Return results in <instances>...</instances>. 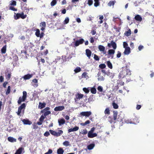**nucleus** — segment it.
Instances as JSON below:
<instances>
[{
	"label": "nucleus",
	"mask_w": 154,
	"mask_h": 154,
	"mask_svg": "<svg viewBox=\"0 0 154 154\" xmlns=\"http://www.w3.org/2000/svg\"><path fill=\"white\" fill-rule=\"evenodd\" d=\"M90 91L93 94H95L97 92V90L94 87L91 88Z\"/></svg>",
	"instance_id": "25"
},
{
	"label": "nucleus",
	"mask_w": 154,
	"mask_h": 154,
	"mask_svg": "<svg viewBox=\"0 0 154 154\" xmlns=\"http://www.w3.org/2000/svg\"><path fill=\"white\" fill-rule=\"evenodd\" d=\"M131 31L130 29H129L128 31L125 32L124 33V35L127 36H130L131 35Z\"/></svg>",
	"instance_id": "29"
},
{
	"label": "nucleus",
	"mask_w": 154,
	"mask_h": 154,
	"mask_svg": "<svg viewBox=\"0 0 154 154\" xmlns=\"http://www.w3.org/2000/svg\"><path fill=\"white\" fill-rule=\"evenodd\" d=\"M99 67L101 69H104L106 67V66L104 64H101L99 65Z\"/></svg>",
	"instance_id": "45"
},
{
	"label": "nucleus",
	"mask_w": 154,
	"mask_h": 154,
	"mask_svg": "<svg viewBox=\"0 0 154 154\" xmlns=\"http://www.w3.org/2000/svg\"><path fill=\"white\" fill-rule=\"evenodd\" d=\"M9 9L14 11H17V9H16L15 8H14L12 6H11L10 7Z\"/></svg>",
	"instance_id": "58"
},
{
	"label": "nucleus",
	"mask_w": 154,
	"mask_h": 154,
	"mask_svg": "<svg viewBox=\"0 0 154 154\" xmlns=\"http://www.w3.org/2000/svg\"><path fill=\"white\" fill-rule=\"evenodd\" d=\"M95 146L94 143H91L87 146V148L89 150H91L93 149Z\"/></svg>",
	"instance_id": "21"
},
{
	"label": "nucleus",
	"mask_w": 154,
	"mask_h": 154,
	"mask_svg": "<svg viewBox=\"0 0 154 154\" xmlns=\"http://www.w3.org/2000/svg\"><path fill=\"white\" fill-rule=\"evenodd\" d=\"M23 13L21 14L17 13L15 16H14V19L16 20H17L20 17H21L23 19H24L26 17V16L25 15L23 16Z\"/></svg>",
	"instance_id": "3"
},
{
	"label": "nucleus",
	"mask_w": 154,
	"mask_h": 154,
	"mask_svg": "<svg viewBox=\"0 0 154 154\" xmlns=\"http://www.w3.org/2000/svg\"><path fill=\"white\" fill-rule=\"evenodd\" d=\"M84 41V40L83 38H81L79 40L76 41L75 43V45L76 46H78L80 44L83 43Z\"/></svg>",
	"instance_id": "5"
},
{
	"label": "nucleus",
	"mask_w": 154,
	"mask_h": 154,
	"mask_svg": "<svg viewBox=\"0 0 154 154\" xmlns=\"http://www.w3.org/2000/svg\"><path fill=\"white\" fill-rule=\"evenodd\" d=\"M97 90L100 92H102L103 91V88L101 86H99L97 88Z\"/></svg>",
	"instance_id": "37"
},
{
	"label": "nucleus",
	"mask_w": 154,
	"mask_h": 154,
	"mask_svg": "<svg viewBox=\"0 0 154 154\" xmlns=\"http://www.w3.org/2000/svg\"><path fill=\"white\" fill-rule=\"evenodd\" d=\"M51 113V112L50 111H47L45 112L44 114V116L45 117L46 116L49 115Z\"/></svg>",
	"instance_id": "51"
},
{
	"label": "nucleus",
	"mask_w": 154,
	"mask_h": 154,
	"mask_svg": "<svg viewBox=\"0 0 154 154\" xmlns=\"http://www.w3.org/2000/svg\"><path fill=\"white\" fill-rule=\"evenodd\" d=\"M63 145L64 146H67L69 145V142L68 141H66L63 143Z\"/></svg>",
	"instance_id": "46"
},
{
	"label": "nucleus",
	"mask_w": 154,
	"mask_h": 154,
	"mask_svg": "<svg viewBox=\"0 0 154 154\" xmlns=\"http://www.w3.org/2000/svg\"><path fill=\"white\" fill-rule=\"evenodd\" d=\"M115 50L112 49H110L108 51V53L109 54H114L115 53Z\"/></svg>",
	"instance_id": "40"
},
{
	"label": "nucleus",
	"mask_w": 154,
	"mask_h": 154,
	"mask_svg": "<svg viewBox=\"0 0 154 154\" xmlns=\"http://www.w3.org/2000/svg\"><path fill=\"white\" fill-rule=\"evenodd\" d=\"M69 21V19L68 17H66L65 20L64 21V24H67Z\"/></svg>",
	"instance_id": "38"
},
{
	"label": "nucleus",
	"mask_w": 154,
	"mask_h": 154,
	"mask_svg": "<svg viewBox=\"0 0 154 154\" xmlns=\"http://www.w3.org/2000/svg\"><path fill=\"white\" fill-rule=\"evenodd\" d=\"M32 76V74H28L26 75H24L22 77V78L24 80H28L30 79Z\"/></svg>",
	"instance_id": "6"
},
{
	"label": "nucleus",
	"mask_w": 154,
	"mask_h": 154,
	"mask_svg": "<svg viewBox=\"0 0 154 154\" xmlns=\"http://www.w3.org/2000/svg\"><path fill=\"white\" fill-rule=\"evenodd\" d=\"M63 131L61 130H59L57 132V137H59L63 134Z\"/></svg>",
	"instance_id": "32"
},
{
	"label": "nucleus",
	"mask_w": 154,
	"mask_h": 154,
	"mask_svg": "<svg viewBox=\"0 0 154 154\" xmlns=\"http://www.w3.org/2000/svg\"><path fill=\"white\" fill-rule=\"evenodd\" d=\"M113 118L114 120H117V121H119V120L117 118L118 112L117 111H113Z\"/></svg>",
	"instance_id": "16"
},
{
	"label": "nucleus",
	"mask_w": 154,
	"mask_h": 154,
	"mask_svg": "<svg viewBox=\"0 0 154 154\" xmlns=\"http://www.w3.org/2000/svg\"><path fill=\"white\" fill-rule=\"evenodd\" d=\"M121 56V53L119 51L118 52V54L117 55V57L119 58Z\"/></svg>",
	"instance_id": "61"
},
{
	"label": "nucleus",
	"mask_w": 154,
	"mask_h": 154,
	"mask_svg": "<svg viewBox=\"0 0 154 154\" xmlns=\"http://www.w3.org/2000/svg\"><path fill=\"white\" fill-rule=\"evenodd\" d=\"M22 122L24 125H30L32 123L31 122L27 119H23L22 120Z\"/></svg>",
	"instance_id": "11"
},
{
	"label": "nucleus",
	"mask_w": 154,
	"mask_h": 154,
	"mask_svg": "<svg viewBox=\"0 0 154 154\" xmlns=\"http://www.w3.org/2000/svg\"><path fill=\"white\" fill-rule=\"evenodd\" d=\"M126 72V75H131V71L129 69H127L125 71Z\"/></svg>",
	"instance_id": "42"
},
{
	"label": "nucleus",
	"mask_w": 154,
	"mask_h": 154,
	"mask_svg": "<svg viewBox=\"0 0 154 154\" xmlns=\"http://www.w3.org/2000/svg\"><path fill=\"white\" fill-rule=\"evenodd\" d=\"M10 86H8V89L7 90V91L6 92V95H8L10 92Z\"/></svg>",
	"instance_id": "43"
},
{
	"label": "nucleus",
	"mask_w": 154,
	"mask_h": 154,
	"mask_svg": "<svg viewBox=\"0 0 154 154\" xmlns=\"http://www.w3.org/2000/svg\"><path fill=\"white\" fill-rule=\"evenodd\" d=\"M81 71V69L79 67H77L75 69H74V71L75 73L80 72Z\"/></svg>",
	"instance_id": "31"
},
{
	"label": "nucleus",
	"mask_w": 154,
	"mask_h": 154,
	"mask_svg": "<svg viewBox=\"0 0 154 154\" xmlns=\"http://www.w3.org/2000/svg\"><path fill=\"white\" fill-rule=\"evenodd\" d=\"M45 119V116H44L42 115L39 119V121L40 122L43 121Z\"/></svg>",
	"instance_id": "54"
},
{
	"label": "nucleus",
	"mask_w": 154,
	"mask_h": 154,
	"mask_svg": "<svg viewBox=\"0 0 154 154\" xmlns=\"http://www.w3.org/2000/svg\"><path fill=\"white\" fill-rule=\"evenodd\" d=\"M46 104L45 103H42L39 102V103L38 108L40 109H42L44 108Z\"/></svg>",
	"instance_id": "20"
},
{
	"label": "nucleus",
	"mask_w": 154,
	"mask_h": 154,
	"mask_svg": "<svg viewBox=\"0 0 154 154\" xmlns=\"http://www.w3.org/2000/svg\"><path fill=\"white\" fill-rule=\"evenodd\" d=\"M134 19L137 21L141 22L142 20V18L140 15L137 14L134 17Z\"/></svg>",
	"instance_id": "9"
},
{
	"label": "nucleus",
	"mask_w": 154,
	"mask_h": 154,
	"mask_svg": "<svg viewBox=\"0 0 154 154\" xmlns=\"http://www.w3.org/2000/svg\"><path fill=\"white\" fill-rule=\"evenodd\" d=\"M26 107V104L25 103H23L20 106L18 107L17 114L18 116H20V113L22 112H23L24 109Z\"/></svg>",
	"instance_id": "2"
},
{
	"label": "nucleus",
	"mask_w": 154,
	"mask_h": 154,
	"mask_svg": "<svg viewBox=\"0 0 154 154\" xmlns=\"http://www.w3.org/2000/svg\"><path fill=\"white\" fill-rule=\"evenodd\" d=\"M98 75V79L99 81H102L104 80V77L100 75V73H98L97 74Z\"/></svg>",
	"instance_id": "19"
},
{
	"label": "nucleus",
	"mask_w": 154,
	"mask_h": 154,
	"mask_svg": "<svg viewBox=\"0 0 154 154\" xmlns=\"http://www.w3.org/2000/svg\"><path fill=\"white\" fill-rule=\"evenodd\" d=\"M10 5H11L15 6L16 5V2L14 1H13L10 3Z\"/></svg>",
	"instance_id": "50"
},
{
	"label": "nucleus",
	"mask_w": 154,
	"mask_h": 154,
	"mask_svg": "<svg viewBox=\"0 0 154 154\" xmlns=\"http://www.w3.org/2000/svg\"><path fill=\"white\" fill-rule=\"evenodd\" d=\"M91 51L88 49H87L86 50V54L87 56L88 57L89 59L90 58L91 55Z\"/></svg>",
	"instance_id": "14"
},
{
	"label": "nucleus",
	"mask_w": 154,
	"mask_h": 154,
	"mask_svg": "<svg viewBox=\"0 0 154 154\" xmlns=\"http://www.w3.org/2000/svg\"><path fill=\"white\" fill-rule=\"evenodd\" d=\"M50 135V133L48 131H46L44 134L45 136L48 137Z\"/></svg>",
	"instance_id": "59"
},
{
	"label": "nucleus",
	"mask_w": 154,
	"mask_h": 154,
	"mask_svg": "<svg viewBox=\"0 0 154 154\" xmlns=\"http://www.w3.org/2000/svg\"><path fill=\"white\" fill-rule=\"evenodd\" d=\"M95 99V96L93 95L90 96L88 99V101L89 103H91L94 102Z\"/></svg>",
	"instance_id": "13"
},
{
	"label": "nucleus",
	"mask_w": 154,
	"mask_h": 154,
	"mask_svg": "<svg viewBox=\"0 0 154 154\" xmlns=\"http://www.w3.org/2000/svg\"><path fill=\"white\" fill-rule=\"evenodd\" d=\"M6 50V45L4 46L1 50V52L2 54H5Z\"/></svg>",
	"instance_id": "26"
},
{
	"label": "nucleus",
	"mask_w": 154,
	"mask_h": 154,
	"mask_svg": "<svg viewBox=\"0 0 154 154\" xmlns=\"http://www.w3.org/2000/svg\"><path fill=\"white\" fill-rule=\"evenodd\" d=\"M104 113L106 115L110 114V110L109 108H107L105 109L104 111Z\"/></svg>",
	"instance_id": "34"
},
{
	"label": "nucleus",
	"mask_w": 154,
	"mask_h": 154,
	"mask_svg": "<svg viewBox=\"0 0 154 154\" xmlns=\"http://www.w3.org/2000/svg\"><path fill=\"white\" fill-rule=\"evenodd\" d=\"M83 90L86 93H88L89 92V91L88 88H83Z\"/></svg>",
	"instance_id": "48"
},
{
	"label": "nucleus",
	"mask_w": 154,
	"mask_h": 154,
	"mask_svg": "<svg viewBox=\"0 0 154 154\" xmlns=\"http://www.w3.org/2000/svg\"><path fill=\"white\" fill-rule=\"evenodd\" d=\"M130 47L125 48L124 53L125 55H128L130 53Z\"/></svg>",
	"instance_id": "12"
},
{
	"label": "nucleus",
	"mask_w": 154,
	"mask_h": 154,
	"mask_svg": "<svg viewBox=\"0 0 154 154\" xmlns=\"http://www.w3.org/2000/svg\"><path fill=\"white\" fill-rule=\"evenodd\" d=\"M57 3L56 0H53L51 3V6H54Z\"/></svg>",
	"instance_id": "44"
},
{
	"label": "nucleus",
	"mask_w": 154,
	"mask_h": 154,
	"mask_svg": "<svg viewBox=\"0 0 154 154\" xmlns=\"http://www.w3.org/2000/svg\"><path fill=\"white\" fill-rule=\"evenodd\" d=\"M46 23L45 22H42L40 24V26L41 27H46Z\"/></svg>",
	"instance_id": "39"
},
{
	"label": "nucleus",
	"mask_w": 154,
	"mask_h": 154,
	"mask_svg": "<svg viewBox=\"0 0 154 154\" xmlns=\"http://www.w3.org/2000/svg\"><path fill=\"white\" fill-rule=\"evenodd\" d=\"M98 48L99 51L102 52H104L105 50V48L104 46L102 45H99L98 47Z\"/></svg>",
	"instance_id": "18"
},
{
	"label": "nucleus",
	"mask_w": 154,
	"mask_h": 154,
	"mask_svg": "<svg viewBox=\"0 0 154 154\" xmlns=\"http://www.w3.org/2000/svg\"><path fill=\"white\" fill-rule=\"evenodd\" d=\"M97 134L96 133H93L88 132V136L89 138H93L94 137H96Z\"/></svg>",
	"instance_id": "8"
},
{
	"label": "nucleus",
	"mask_w": 154,
	"mask_h": 154,
	"mask_svg": "<svg viewBox=\"0 0 154 154\" xmlns=\"http://www.w3.org/2000/svg\"><path fill=\"white\" fill-rule=\"evenodd\" d=\"M125 123H130V124L132 123L131 122L130 120H129V119H126L125 120Z\"/></svg>",
	"instance_id": "60"
},
{
	"label": "nucleus",
	"mask_w": 154,
	"mask_h": 154,
	"mask_svg": "<svg viewBox=\"0 0 154 154\" xmlns=\"http://www.w3.org/2000/svg\"><path fill=\"white\" fill-rule=\"evenodd\" d=\"M107 64L109 68L111 69H112V64L109 61H108L107 62Z\"/></svg>",
	"instance_id": "30"
},
{
	"label": "nucleus",
	"mask_w": 154,
	"mask_h": 154,
	"mask_svg": "<svg viewBox=\"0 0 154 154\" xmlns=\"http://www.w3.org/2000/svg\"><path fill=\"white\" fill-rule=\"evenodd\" d=\"M4 81V78L2 76H0V82H2Z\"/></svg>",
	"instance_id": "63"
},
{
	"label": "nucleus",
	"mask_w": 154,
	"mask_h": 154,
	"mask_svg": "<svg viewBox=\"0 0 154 154\" xmlns=\"http://www.w3.org/2000/svg\"><path fill=\"white\" fill-rule=\"evenodd\" d=\"M40 30L38 29H37L35 33V35L37 37H39L40 36Z\"/></svg>",
	"instance_id": "35"
},
{
	"label": "nucleus",
	"mask_w": 154,
	"mask_h": 154,
	"mask_svg": "<svg viewBox=\"0 0 154 154\" xmlns=\"http://www.w3.org/2000/svg\"><path fill=\"white\" fill-rule=\"evenodd\" d=\"M99 5V3L98 2H95L94 3V6L95 7H97Z\"/></svg>",
	"instance_id": "64"
},
{
	"label": "nucleus",
	"mask_w": 154,
	"mask_h": 154,
	"mask_svg": "<svg viewBox=\"0 0 154 154\" xmlns=\"http://www.w3.org/2000/svg\"><path fill=\"white\" fill-rule=\"evenodd\" d=\"M64 109V107L63 106H60L56 107L54 109V110L55 111H61Z\"/></svg>",
	"instance_id": "7"
},
{
	"label": "nucleus",
	"mask_w": 154,
	"mask_h": 154,
	"mask_svg": "<svg viewBox=\"0 0 154 154\" xmlns=\"http://www.w3.org/2000/svg\"><path fill=\"white\" fill-rule=\"evenodd\" d=\"M81 133L82 134H85L87 133L88 131L86 129H83Z\"/></svg>",
	"instance_id": "49"
},
{
	"label": "nucleus",
	"mask_w": 154,
	"mask_h": 154,
	"mask_svg": "<svg viewBox=\"0 0 154 154\" xmlns=\"http://www.w3.org/2000/svg\"><path fill=\"white\" fill-rule=\"evenodd\" d=\"M141 107V106L140 105H137V106L136 107V109L137 110H139L140 109Z\"/></svg>",
	"instance_id": "62"
},
{
	"label": "nucleus",
	"mask_w": 154,
	"mask_h": 154,
	"mask_svg": "<svg viewBox=\"0 0 154 154\" xmlns=\"http://www.w3.org/2000/svg\"><path fill=\"white\" fill-rule=\"evenodd\" d=\"M112 106H113V108L115 109H118V105L115 103H112Z\"/></svg>",
	"instance_id": "47"
},
{
	"label": "nucleus",
	"mask_w": 154,
	"mask_h": 154,
	"mask_svg": "<svg viewBox=\"0 0 154 154\" xmlns=\"http://www.w3.org/2000/svg\"><path fill=\"white\" fill-rule=\"evenodd\" d=\"M75 98L76 99H80L83 97V95L81 94H78L76 95Z\"/></svg>",
	"instance_id": "27"
},
{
	"label": "nucleus",
	"mask_w": 154,
	"mask_h": 154,
	"mask_svg": "<svg viewBox=\"0 0 154 154\" xmlns=\"http://www.w3.org/2000/svg\"><path fill=\"white\" fill-rule=\"evenodd\" d=\"M64 152V150L61 148H60L57 149V154H63Z\"/></svg>",
	"instance_id": "17"
},
{
	"label": "nucleus",
	"mask_w": 154,
	"mask_h": 154,
	"mask_svg": "<svg viewBox=\"0 0 154 154\" xmlns=\"http://www.w3.org/2000/svg\"><path fill=\"white\" fill-rule=\"evenodd\" d=\"M49 131L51 134L54 136L57 137V132L52 130H50Z\"/></svg>",
	"instance_id": "33"
},
{
	"label": "nucleus",
	"mask_w": 154,
	"mask_h": 154,
	"mask_svg": "<svg viewBox=\"0 0 154 154\" xmlns=\"http://www.w3.org/2000/svg\"><path fill=\"white\" fill-rule=\"evenodd\" d=\"M123 47L125 48H128V44L126 42H124L123 43Z\"/></svg>",
	"instance_id": "52"
},
{
	"label": "nucleus",
	"mask_w": 154,
	"mask_h": 154,
	"mask_svg": "<svg viewBox=\"0 0 154 154\" xmlns=\"http://www.w3.org/2000/svg\"><path fill=\"white\" fill-rule=\"evenodd\" d=\"M93 1L92 0H88V4L89 6L93 4Z\"/></svg>",
	"instance_id": "53"
},
{
	"label": "nucleus",
	"mask_w": 154,
	"mask_h": 154,
	"mask_svg": "<svg viewBox=\"0 0 154 154\" xmlns=\"http://www.w3.org/2000/svg\"><path fill=\"white\" fill-rule=\"evenodd\" d=\"M58 122L59 125H62L64 124L65 122L63 119H61L58 120Z\"/></svg>",
	"instance_id": "22"
},
{
	"label": "nucleus",
	"mask_w": 154,
	"mask_h": 154,
	"mask_svg": "<svg viewBox=\"0 0 154 154\" xmlns=\"http://www.w3.org/2000/svg\"><path fill=\"white\" fill-rule=\"evenodd\" d=\"M8 140L10 142L13 143L16 142L17 141L16 139L11 137H10L8 138Z\"/></svg>",
	"instance_id": "15"
},
{
	"label": "nucleus",
	"mask_w": 154,
	"mask_h": 154,
	"mask_svg": "<svg viewBox=\"0 0 154 154\" xmlns=\"http://www.w3.org/2000/svg\"><path fill=\"white\" fill-rule=\"evenodd\" d=\"M144 48L143 46L142 45H140L138 47V49L139 51H141Z\"/></svg>",
	"instance_id": "57"
},
{
	"label": "nucleus",
	"mask_w": 154,
	"mask_h": 154,
	"mask_svg": "<svg viewBox=\"0 0 154 154\" xmlns=\"http://www.w3.org/2000/svg\"><path fill=\"white\" fill-rule=\"evenodd\" d=\"M106 75L109 76V77L111 78H112L114 76V74L113 73L110 72H107V74Z\"/></svg>",
	"instance_id": "28"
},
{
	"label": "nucleus",
	"mask_w": 154,
	"mask_h": 154,
	"mask_svg": "<svg viewBox=\"0 0 154 154\" xmlns=\"http://www.w3.org/2000/svg\"><path fill=\"white\" fill-rule=\"evenodd\" d=\"M23 149V148L22 147L19 148L16 151L15 154H21L22 151Z\"/></svg>",
	"instance_id": "24"
},
{
	"label": "nucleus",
	"mask_w": 154,
	"mask_h": 154,
	"mask_svg": "<svg viewBox=\"0 0 154 154\" xmlns=\"http://www.w3.org/2000/svg\"><path fill=\"white\" fill-rule=\"evenodd\" d=\"M91 114V111L83 112L80 113V115L83 116L88 117Z\"/></svg>",
	"instance_id": "4"
},
{
	"label": "nucleus",
	"mask_w": 154,
	"mask_h": 154,
	"mask_svg": "<svg viewBox=\"0 0 154 154\" xmlns=\"http://www.w3.org/2000/svg\"><path fill=\"white\" fill-rule=\"evenodd\" d=\"M79 129V127L78 126H75L73 128H71L68 130V132L70 133L71 132L75 131H78Z\"/></svg>",
	"instance_id": "10"
},
{
	"label": "nucleus",
	"mask_w": 154,
	"mask_h": 154,
	"mask_svg": "<svg viewBox=\"0 0 154 154\" xmlns=\"http://www.w3.org/2000/svg\"><path fill=\"white\" fill-rule=\"evenodd\" d=\"M115 4V2L113 1H110L108 4L109 6L110 7L112 6H113Z\"/></svg>",
	"instance_id": "36"
},
{
	"label": "nucleus",
	"mask_w": 154,
	"mask_h": 154,
	"mask_svg": "<svg viewBox=\"0 0 154 154\" xmlns=\"http://www.w3.org/2000/svg\"><path fill=\"white\" fill-rule=\"evenodd\" d=\"M53 152L52 150L51 149H49L48 152L45 153L44 154H51Z\"/></svg>",
	"instance_id": "56"
},
{
	"label": "nucleus",
	"mask_w": 154,
	"mask_h": 154,
	"mask_svg": "<svg viewBox=\"0 0 154 154\" xmlns=\"http://www.w3.org/2000/svg\"><path fill=\"white\" fill-rule=\"evenodd\" d=\"M82 76L84 78H86L88 77V73L86 72L83 73L82 75Z\"/></svg>",
	"instance_id": "41"
},
{
	"label": "nucleus",
	"mask_w": 154,
	"mask_h": 154,
	"mask_svg": "<svg viewBox=\"0 0 154 154\" xmlns=\"http://www.w3.org/2000/svg\"><path fill=\"white\" fill-rule=\"evenodd\" d=\"M94 58L96 60L98 61L99 60L98 57L96 54L94 55Z\"/></svg>",
	"instance_id": "55"
},
{
	"label": "nucleus",
	"mask_w": 154,
	"mask_h": 154,
	"mask_svg": "<svg viewBox=\"0 0 154 154\" xmlns=\"http://www.w3.org/2000/svg\"><path fill=\"white\" fill-rule=\"evenodd\" d=\"M111 46H112V47L114 50L116 49V44L115 42H114L113 41H111Z\"/></svg>",
	"instance_id": "23"
},
{
	"label": "nucleus",
	"mask_w": 154,
	"mask_h": 154,
	"mask_svg": "<svg viewBox=\"0 0 154 154\" xmlns=\"http://www.w3.org/2000/svg\"><path fill=\"white\" fill-rule=\"evenodd\" d=\"M23 95L22 97H20L17 101L19 104H20L22 102H24L26 100L27 97V92L25 91L23 92Z\"/></svg>",
	"instance_id": "1"
}]
</instances>
